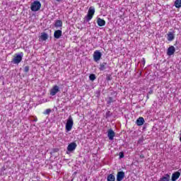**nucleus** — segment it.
Here are the masks:
<instances>
[{
    "mask_svg": "<svg viewBox=\"0 0 181 181\" xmlns=\"http://www.w3.org/2000/svg\"><path fill=\"white\" fill-rule=\"evenodd\" d=\"M112 115V113H111L110 111H107L106 112V118H110Z\"/></svg>",
    "mask_w": 181,
    "mask_h": 181,
    "instance_id": "26",
    "label": "nucleus"
},
{
    "mask_svg": "<svg viewBox=\"0 0 181 181\" xmlns=\"http://www.w3.org/2000/svg\"><path fill=\"white\" fill-rule=\"evenodd\" d=\"M167 36H168L167 39H168V42H172V40H175V33L169 32L167 34Z\"/></svg>",
    "mask_w": 181,
    "mask_h": 181,
    "instance_id": "12",
    "label": "nucleus"
},
{
    "mask_svg": "<svg viewBox=\"0 0 181 181\" xmlns=\"http://www.w3.org/2000/svg\"><path fill=\"white\" fill-rule=\"evenodd\" d=\"M136 124L138 127H141L143 124H145V119L144 117H139L136 121Z\"/></svg>",
    "mask_w": 181,
    "mask_h": 181,
    "instance_id": "13",
    "label": "nucleus"
},
{
    "mask_svg": "<svg viewBox=\"0 0 181 181\" xmlns=\"http://www.w3.org/2000/svg\"><path fill=\"white\" fill-rule=\"evenodd\" d=\"M160 181H170V175L166 174L160 179Z\"/></svg>",
    "mask_w": 181,
    "mask_h": 181,
    "instance_id": "17",
    "label": "nucleus"
},
{
    "mask_svg": "<svg viewBox=\"0 0 181 181\" xmlns=\"http://www.w3.org/2000/svg\"><path fill=\"white\" fill-rule=\"evenodd\" d=\"M107 181H115V176L112 174H110L107 176Z\"/></svg>",
    "mask_w": 181,
    "mask_h": 181,
    "instance_id": "22",
    "label": "nucleus"
},
{
    "mask_svg": "<svg viewBox=\"0 0 181 181\" xmlns=\"http://www.w3.org/2000/svg\"><path fill=\"white\" fill-rule=\"evenodd\" d=\"M176 52V49H175L174 46H170L167 51L168 56H172L175 54V52Z\"/></svg>",
    "mask_w": 181,
    "mask_h": 181,
    "instance_id": "10",
    "label": "nucleus"
},
{
    "mask_svg": "<svg viewBox=\"0 0 181 181\" xmlns=\"http://www.w3.org/2000/svg\"><path fill=\"white\" fill-rule=\"evenodd\" d=\"M89 78L91 81H94L95 80V75L92 74L89 76Z\"/></svg>",
    "mask_w": 181,
    "mask_h": 181,
    "instance_id": "23",
    "label": "nucleus"
},
{
    "mask_svg": "<svg viewBox=\"0 0 181 181\" xmlns=\"http://www.w3.org/2000/svg\"><path fill=\"white\" fill-rule=\"evenodd\" d=\"M159 181H160V180H159Z\"/></svg>",
    "mask_w": 181,
    "mask_h": 181,
    "instance_id": "31",
    "label": "nucleus"
},
{
    "mask_svg": "<svg viewBox=\"0 0 181 181\" xmlns=\"http://www.w3.org/2000/svg\"><path fill=\"white\" fill-rule=\"evenodd\" d=\"M142 62H143V64H145V58L142 59Z\"/></svg>",
    "mask_w": 181,
    "mask_h": 181,
    "instance_id": "30",
    "label": "nucleus"
},
{
    "mask_svg": "<svg viewBox=\"0 0 181 181\" xmlns=\"http://www.w3.org/2000/svg\"><path fill=\"white\" fill-rule=\"evenodd\" d=\"M76 148H77V144L72 142L68 145L67 151L68 152H73L76 150Z\"/></svg>",
    "mask_w": 181,
    "mask_h": 181,
    "instance_id": "7",
    "label": "nucleus"
},
{
    "mask_svg": "<svg viewBox=\"0 0 181 181\" xmlns=\"http://www.w3.org/2000/svg\"><path fill=\"white\" fill-rule=\"evenodd\" d=\"M97 23L98 26H105V21L102 18H98L97 20Z\"/></svg>",
    "mask_w": 181,
    "mask_h": 181,
    "instance_id": "15",
    "label": "nucleus"
},
{
    "mask_svg": "<svg viewBox=\"0 0 181 181\" xmlns=\"http://www.w3.org/2000/svg\"><path fill=\"white\" fill-rule=\"evenodd\" d=\"M94 13H95V8L94 7H90L88 11V14L86 16L87 22H90L93 19V16H94Z\"/></svg>",
    "mask_w": 181,
    "mask_h": 181,
    "instance_id": "2",
    "label": "nucleus"
},
{
    "mask_svg": "<svg viewBox=\"0 0 181 181\" xmlns=\"http://www.w3.org/2000/svg\"><path fill=\"white\" fill-rule=\"evenodd\" d=\"M62 30H60L54 31V37H55V39H60V37H62Z\"/></svg>",
    "mask_w": 181,
    "mask_h": 181,
    "instance_id": "14",
    "label": "nucleus"
},
{
    "mask_svg": "<svg viewBox=\"0 0 181 181\" xmlns=\"http://www.w3.org/2000/svg\"><path fill=\"white\" fill-rule=\"evenodd\" d=\"M29 66H25V67H24V71H25V73H28L29 72Z\"/></svg>",
    "mask_w": 181,
    "mask_h": 181,
    "instance_id": "27",
    "label": "nucleus"
},
{
    "mask_svg": "<svg viewBox=\"0 0 181 181\" xmlns=\"http://www.w3.org/2000/svg\"><path fill=\"white\" fill-rule=\"evenodd\" d=\"M22 57H23V52H21L20 54H17L13 59L14 64H19L21 62H22Z\"/></svg>",
    "mask_w": 181,
    "mask_h": 181,
    "instance_id": "4",
    "label": "nucleus"
},
{
    "mask_svg": "<svg viewBox=\"0 0 181 181\" xmlns=\"http://www.w3.org/2000/svg\"><path fill=\"white\" fill-rule=\"evenodd\" d=\"M112 103H115V100L112 97H109L107 100V104L110 105Z\"/></svg>",
    "mask_w": 181,
    "mask_h": 181,
    "instance_id": "21",
    "label": "nucleus"
},
{
    "mask_svg": "<svg viewBox=\"0 0 181 181\" xmlns=\"http://www.w3.org/2000/svg\"><path fill=\"white\" fill-rule=\"evenodd\" d=\"M180 177V172H175L172 175L171 180L172 181H176L178 180V178Z\"/></svg>",
    "mask_w": 181,
    "mask_h": 181,
    "instance_id": "11",
    "label": "nucleus"
},
{
    "mask_svg": "<svg viewBox=\"0 0 181 181\" xmlns=\"http://www.w3.org/2000/svg\"><path fill=\"white\" fill-rule=\"evenodd\" d=\"M174 6L175 8H181V0H175Z\"/></svg>",
    "mask_w": 181,
    "mask_h": 181,
    "instance_id": "20",
    "label": "nucleus"
},
{
    "mask_svg": "<svg viewBox=\"0 0 181 181\" xmlns=\"http://www.w3.org/2000/svg\"><path fill=\"white\" fill-rule=\"evenodd\" d=\"M145 158V156L144 155H140V158L141 159H144Z\"/></svg>",
    "mask_w": 181,
    "mask_h": 181,
    "instance_id": "29",
    "label": "nucleus"
},
{
    "mask_svg": "<svg viewBox=\"0 0 181 181\" xmlns=\"http://www.w3.org/2000/svg\"><path fill=\"white\" fill-rule=\"evenodd\" d=\"M101 56H103V54L100 53V51L96 50L93 53V60L95 62H98L101 59Z\"/></svg>",
    "mask_w": 181,
    "mask_h": 181,
    "instance_id": "6",
    "label": "nucleus"
},
{
    "mask_svg": "<svg viewBox=\"0 0 181 181\" xmlns=\"http://www.w3.org/2000/svg\"><path fill=\"white\" fill-rule=\"evenodd\" d=\"M105 69H107V62H103L100 64V71H104V70H105Z\"/></svg>",
    "mask_w": 181,
    "mask_h": 181,
    "instance_id": "18",
    "label": "nucleus"
},
{
    "mask_svg": "<svg viewBox=\"0 0 181 181\" xmlns=\"http://www.w3.org/2000/svg\"><path fill=\"white\" fill-rule=\"evenodd\" d=\"M119 156L120 159L122 158H124V153H123V152H120V153H119Z\"/></svg>",
    "mask_w": 181,
    "mask_h": 181,
    "instance_id": "28",
    "label": "nucleus"
},
{
    "mask_svg": "<svg viewBox=\"0 0 181 181\" xmlns=\"http://www.w3.org/2000/svg\"><path fill=\"white\" fill-rule=\"evenodd\" d=\"M55 28H62L63 26V21L61 20H57L54 23Z\"/></svg>",
    "mask_w": 181,
    "mask_h": 181,
    "instance_id": "16",
    "label": "nucleus"
},
{
    "mask_svg": "<svg viewBox=\"0 0 181 181\" xmlns=\"http://www.w3.org/2000/svg\"><path fill=\"white\" fill-rule=\"evenodd\" d=\"M107 136L110 141H112L114 139V136H115V132H114V130H112V129H110L107 131Z\"/></svg>",
    "mask_w": 181,
    "mask_h": 181,
    "instance_id": "9",
    "label": "nucleus"
},
{
    "mask_svg": "<svg viewBox=\"0 0 181 181\" xmlns=\"http://www.w3.org/2000/svg\"><path fill=\"white\" fill-rule=\"evenodd\" d=\"M106 80H107V81H111V80H112V76L110 74H107L106 76Z\"/></svg>",
    "mask_w": 181,
    "mask_h": 181,
    "instance_id": "24",
    "label": "nucleus"
},
{
    "mask_svg": "<svg viewBox=\"0 0 181 181\" xmlns=\"http://www.w3.org/2000/svg\"><path fill=\"white\" fill-rule=\"evenodd\" d=\"M41 6L42 4H40V1H35L31 4L30 9L33 11V12H37V11L40 9Z\"/></svg>",
    "mask_w": 181,
    "mask_h": 181,
    "instance_id": "1",
    "label": "nucleus"
},
{
    "mask_svg": "<svg viewBox=\"0 0 181 181\" xmlns=\"http://www.w3.org/2000/svg\"><path fill=\"white\" fill-rule=\"evenodd\" d=\"M59 92H60V88L59 87V86L55 85L50 90L49 94H50V95H52L53 97V96L56 95V94H57V93H59Z\"/></svg>",
    "mask_w": 181,
    "mask_h": 181,
    "instance_id": "5",
    "label": "nucleus"
},
{
    "mask_svg": "<svg viewBox=\"0 0 181 181\" xmlns=\"http://www.w3.org/2000/svg\"><path fill=\"white\" fill-rule=\"evenodd\" d=\"M50 112H52V110L50 109H47L45 112H44V114L45 115H49V114H50Z\"/></svg>",
    "mask_w": 181,
    "mask_h": 181,
    "instance_id": "25",
    "label": "nucleus"
},
{
    "mask_svg": "<svg viewBox=\"0 0 181 181\" xmlns=\"http://www.w3.org/2000/svg\"><path fill=\"white\" fill-rule=\"evenodd\" d=\"M48 37H49V35H47V33H41V36H40L41 40H43V41L47 40Z\"/></svg>",
    "mask_w": 181,
    "mask_h": 181,
    "instance_id": "19",
    "label": "nucleus"
},
{
    "mask_svg": "<svg viewBox=\"0 0 181 181\" xmlns=\"http://www.w3.org/2000/svg\"><path fill=\"white\" fill-rule=\"evenodd\" d=\"M124 177H125V173H124L123 171H119L117 173V181H122Z\"/></svg>",
    "mask_w": 181,
    "mask_h": 181,
    "instance_id": "8",
    "label": "nucleus"
},
{
    "mask_svg": "<svg viewBox=\"0 0 181 181\" xmlns=\"http://www.w3.org/2000/svg\"><path fill=\"white\" fill-rule=\"evenodd\" d=\"M74 124V122H73V117H71V116H69L68 119L66 120V124L65 126V128L68 132L71 131Z\"/></svg>",
    "mask_w": 181,
    "mask_h": 181,
    "instance_id": "3",
    "label": "nucleus"
}]
</instances>
